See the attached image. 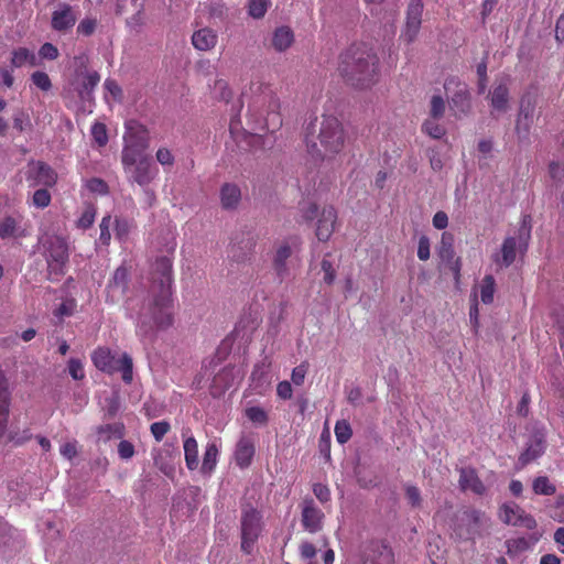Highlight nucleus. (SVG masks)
<instances>
[{
  "label": "nucleus",
  "instance_id": "nucleus-29",
  "mask_svg": "<svg viewBox=\"0 0 564 564\" xmlns=\"http://www.w3.org/2000/svg\"><path fill=\"white\" fill-rule=\"evenodd\" d=\"M280 100L275 96H270L268 102L267 117L264 118V127L268 131L274 132L282 126V117L280 113Z\"/></svg>",
  "mask_w": 564,
  "mask_h": 564
},
{
  "label": "nucleus",
  "instance_id": "nucleus-62",
  "mask_svg": "<svg viewBox=\"0 0 564 564\" xmlns=\"http://www.w3.org/2000/svg\"><path fill=\"white\" fill-rule=\"evenodd\" d=\"M135 449L134 445L127 441L121 440L118 444V455L121 459L128 460L134 456Z\"/></svg>",
  "mask_w": 564,
  "mask_h": 564
},
{
  "label": "nucleus",
  "instance_id": "nucleus-11",
  "mask_svg": "<svg viewBox=\"0 0 564 564\" xmlns=\"http://www.w3.org/2000/svg\"><path fill=\"white\" fill-rule=\"evenodd\" d=\"M485 521V512L477 509H467L457 519V523L453 527V533L460 541L474 540L476 535L480 534Z\"/></svg>",
  "mask_w": 564,
  "mask_h": 564
},
{
  "label": "nucleus",
  "instance_id": "nucleus-23",
  "mask_svg": "<svg viewBox=\"0 0 564 564\" xmlns=\"http://www.w3.org/2000/svg\"><path fill=\"white\" fill-rule=\"evenodd\" d=\"M422 13L415 8L412 11H406V19L404 28L400 34V40L410 44L415 41L422 24Z\"/></svg>",
  "mask_w": 564,
  "mask_h": 564
},
{
  "label": "nucleus",
  "instance_id": "nucleus-15",
  "mask_svg": "<svg viewBox=\"0 0 564 564\" xmlns=\"http://www.w3.org/2000/svg\"><path fill=\"white\" fill-rule=\"evenodd\" d=\"M337 224V210L334 206H325L316 224L315 235L322 242H326L330 239Z\"/></svg>",
  "mask_w": 564,
  "mask_h": 564
},
{
  "label": "nucleus",
  "instance_id": "nucleus-3",
  "mask_svg": "<svg viewBox=\"0 0 564 564\" xmlns=\"http://www.w3.org/2000/svg\"><path fill=\"white\" fill-rule=\"evenodd\" d=\"M151 299L143 312L138 316L137 334L143 338H152L159 330H166L174 324L173 292L169 288L150 292Z\"/></svg>",
  "mask_w": 564,
  "mask_h": 564
},
{
  "label": "nucleus",
  "instance_id": "nucleus-46",
  "mask_svg": "<svg viewBox=\"0 0 564 564\" xmlns=\"http://www.w3.org/2000/svg\"><path fill=\"white\" fill-rule=\"evenodd\" d=\"M91 137L99 147H105L108 142L106 124L101 122H95L91 127Z\"/></svg>",
  "mask_w": 564,
  "mask_h": 564
},
{
  "label": "nucleus",
  "instance_id": "nucleus-47",
  "mask_svg": "<svg viewBox=\"0 0 564 564\" xmlns=\"http://www.w3.org/2000/svg\"><path fill=\"white\" fill-rule=\"evenodd\" d=\"M32 83L42 91H48L52 88L50 76L42 70H36L31 75Z\"/></svg>",
  "mask_w": 564,
  "mask_h": 564
},
{
  "label": "nucleus",
  "instance_id": "nucleus-51",
  "mask_svg": "<svg viewBox=\"0 0 564 564\" xmlns=\"http://www.w3.org/2000/svg\"><path fill=\"white\" fill-rule=\"evenodd\" d=\"M170 430L171 425L167 421L154 422L150 426L151 434L156 442H161Z\"/></svg>",
  "mask_w": 564,
  "mask_h": 564
},
{
  "label": "nucleus",
  "instance_id": "nucleus-56",
  "mask_svg": "<svg viewBox=\"0 0 564 564\" xmlns=\"http://www.w3.org/2000/svg\"><path fill=\"white\" fill-rule=\"evenodd\" d=\"M110 225H111V216L106 215L105 217H102L100 225H99V228H100L99 240L105 246H108L110 242V239H111Z\"/></svg>",
  "mask_w": 564,
  "mask_h": 564
},
{
  "label": "nucleus",
  "instance_id": "nucleus-57",
  "mask_svg": "<svg viewBox=\"0 0 564 564\" xmlns=\"http://www.w3.org/2000/svg\"><path fill=\"white\" fill-rule=\"evenodd\" d=\"M308 370V364L306 361L300 364L292 370L291 379L295 386H302L304 383L306 373Z\"/></svg>",
  "mask_w": 564,
  "mask_h": 564
},
{
  "label": "nucleus",
  "instance_id": "nucleus-7",
  "mask_svg": "<svg viewBox=\"0 0 564 564\" xmlns=\"http://www.w3.org/2000/svg\"><path fill=\"white\" fill-rule=\"evenodd\" d=\"M43 248L50 279L57 280L65 274L69 259L67 241L59 236H50L44 240Z\"/></svg>",
  "mask_w": 564,
  "mask_h": 564
},
{
  "label": "nucleus",
  "instance_id": "nucleus-59",
  "mask_svg": "<svg viewBox=\"0 0 564 564\" xmlns=\"http://www.w3.org/2000/svg\"><path fill=\"white\" fill-rule=\"evenodd\" d=\"M322 271L324 272V282L328 285H332L336 279V270L333 263L324 258L321 262Z\"/></svg>",
  "mask_w": 564,
  "mask_h": 564
},
{
  "label": "nucleus",
  "instance_id": "nucleus-33",
  "mask_svg": "<svg viewBox=\"0 0 564 564\" xmlns=\"http://www.w3.org/2000/svg\"><path fill=\"white\" fill-rule=\"evenodd\" d=\"M293 42L294 34L289 26H280L273 32L271 44L275 51L284 52Z\"/></svg>",
  "mask_w": 564,
  "mask_h": 564
},
{
  "label": "nucleus",
  "instance_id": "nucleus-35",
  "mask_svg": "<svg viewBox=\"0 0 564 564\" xmlns=\"http://www.w3.org/2000/svg\"><path fill=\"white\" fill-rule=\"evenodd\" d=\"M218 447L215 443H208L205 453L203 456V463H202V473L203 474H210L216 465L218 459Z\"/></svg>",
  "mask_w": 564,
  "mask_h": 564
},
{
  "label": "nucleus",
  "instance_id": "nucleus-39",
  "mask_svg": "<svg viewBox=\"0 0 564 564\" xmlns=\"http://www.w3.org/2000/svg\"><path fill=\"white\" fill-rule=\"evenodd\" d=\"M532 489L535 495L552 496L556 492V487L546 476H539L532 482Z\"/></svg>",
  "mask_w": 564,
  "mask_h": 564
},
{
  "label": "nucleus",
  "instance_id": "nucleus-55",
  "mask_svg": "<svg viewBox=\"0 0 564 564\" xmlns=\"http://www.w3.org/2000/svg\"><path fill=\"white\" fill-rule=\"evenodd\" d=\"M155 159L162 166L171 167V166H173V164L175 162V158H174L172 151L165 147H161L158 149V151L155 153Z\"/></svg>",
  "mask_w": 564,
  "mask_h": 564
},
{
  "label": "nucleus",
  "instance_id": "nucleus-48",
  "mask_svg": "<svg viewBox=\"0 0 564 564\" xmlns=\"http://www.w3.org/2000/svg\"><path fill=\"white\" fill-rule=\"evenodd\" d=\"M77 307V303L75 299H66L63 301L58 307L54 310V315L58 318H63L65 316H72Z\"/></svg>",
  "mask_w": 564,
  "mask_h": 564
},
{
  "label": "nucleus",
  "instance_id": "nucleus-40",
  "mask_svg": "<svg viewBox=\"0 0 564 564\" xmlns=\"http://www.w3.org/2000/svg\"><path fill=\"white\" fill-rule=\"evenodd\" d=\"M507 554L509 556H516L530 549V542L527 538H516L506 541Z\"/></svg>",
  "mask_w": 564,
  "mask_h": 564
},
{
  "label": "nucleus",
  "instance_id": "nucleus-20",
  "mask_svg": "<svg viewBox=\"0 0 564 564\" xmlns=\"http://www.w3.org/2000/svg\"><path fill=\"white\" fill-rule=\"evenodd\" d=\"M76 23V15L73 8L67 3H61L58 9L53 11L51 25L58 32H66Z\"/></svg>",
  "mask_w": 564,
  "mask_h": 564
},
{
  "label": "nucleus",
  "instance_id": "nucleus-10",
  "mask_svg": "<svg viewBox=\"0 0 564 564\" xmlns=\"http://www.w3.org/2000/svg\"><path fill=\"white\" fill-rule=\"evenodd\" d=\"M529 436L525 449L518 458L520 468L542 456L546 448L545 427L540 423H533L528 427Z\"/></svg>",
  "mask_w": 564,
  "mask_h": 564
},
{
  "label": "nucleus",
  "instance_id": "nucleus-64",
  "mask_svg": "<svg viewBox=\"0 0 564 564\" xmlns=\"http://www.w3.org/2000/svg\"><path fill=\"white\" fill-rule=\"evenodd\" d=\"M313 494L315 497L322 502L325 503L330 500V490L329 488L321 482L313 485Z\"/></svg>",
  "mask_w": 564,
  "mask_h": 564
},
{
  "label": "nucleus",
  "instance_id": "nucleus-17",
  "mask_svg": "<svg viewBox=\"0 0 564 564\" xmlns=\"http://www.w3.org/2000/svg\"><path fill=\"white\" fill-rule=\"evenodd\" d=\"M28 180L34 181V185L53 187L57 183V173L47 163L37 161L29 170Z\"/></svg>",
  "mask_w": 564,
  "mask_h": 564
},
{
  "label": "nucleus",
  "instance_id": "nucleus-34",
  "mask_svg": "<svg viewBox=\"0 0 564 564\" xmlns=\"http://www.w3.org/2000/svg\"><path fill=\"white\" fill-rule=\"evenodd\" d=\"M186 467L195 470L198 467V444L194 436H188L183 444Z\"/></svg>",
  "mask_w": 564,
  "mask_h": 564
},
{
  "label": "nucleus",
  "instance_id": "nucleus-36",
  "mask_svg": "<svg viewBox=\"0 0 564 564\" xmlns=\"http://www.w3.org/2000/svg\"><path fill=\"white\" fill-rule=\"evenodd\" d=\"M438 256L442 260L448 262L454 259V236L451 232L444 231L442 234Z\"/></svg>",
  "mask_w": 564,
  "mask_h": 564
},
{
  "label": "nucleus",
  "instance_id": "nucleus-13",
  "mask_svg": "<svg viewBox=\"0 0 564 564\" xmlns=\"http://www.w3.org/2000/svg\"><path fill=\"white\" fill-rule=\"evenodd\" d=\"M499 518L506 524L522 527L528 530H533L536 528L535 519L513 502L505 503L500 508Z\"/></svg>",
  "mask_w": 564,
  "mask_h": 564
},
{
  "label": "nucleus",
  "instance_id": "nucleus-54",
  "mask_svg": "<svg viewBox=\"0 0 564 564\" xmlns=\"http://www.w3.org/2000/svg\"><path fill=\"white\" fill-rule=\"evenodd\" d=\"M431 257V242H430V238L425 235H422L420 238H419V242H417V258L421 260V261H426L429 260Z\"/></svg>",
  "mask_w": 564,
  "mask_h": 564
},
{
  "label": "nucleus",
  "instance_id": "nucleus-22",
  "mask_svg": "<svg viewBox=\"0 0 564 564\" xmlns=\"http://www.w3.org/2000/svg\"><path fill=\"white\" fill-rule=\"evenodd\" d=\"M129 284V272L123 265L117 268L113 272L112 278L109 280L107 285L108 296L111 301H115L116 296H122L126 294Z\"/></svg>",
  "mask_w": 564,
  "mask_h": 564
},
{
  "label": "nucleus",
  "instance_id": "nucleus-42",
  "mask_svg": "<svg viewBox=\"0 0 564 564\" xmlns=\"http://www.w3.org/2000/svg\"><path fill=\"white\" fill-rule=\"evenodd\" d=\"M334 432L336 440L339 444H346L351 438L352 435L351 426L346 420L337 421L335 424Z\"/></svg>",
  "mask_w": 564,
  "mask_h": 564
},
{
  "label": "nucleus",
  "instance_id": "nucleus-16",
  "mask_svg": "<svg viewBox=\"0 0 564 564\" xmlns=\"http://www.w3.org/2000/svg\"><path fill=\"white\" fill-rule=\"evenodd\" d=\"M324 513L313 499H305L302 508V525L310 533L318 532L323 527Z\"/></svg>",
  "mask_w": 564,
  "mask_h": 564
},
{
  "label": "nucleus",
  "instance_id": "nucleus-25",
  "mask_svg": "<svg viewBox=\"0 0 564 564\" xmlns=\"http://www.w3.org/2000/svg\"><path fill=\"white\" fill-rule=\"evenodd\" d=\"M459 486L460 489L466 491L470 490L476 495H484L486 492V487L481 479L478 477L477 473L473 468H462L459 471Z\"/></svg>",
  "mask_w": 564,
  "mask_h": 564
},
{
  "label": "nucleus",
  "instance_id": "nucleus-19",
  "mask_svg": "<svg viewBox=\"0 0 564 564\" xmlns=\"http://www.w3.org/2000/svg\"><path fill=\"white\" fill-rule=\"evenodd\" d=\"M256 454L254 440L250 435H242L236 444L234 458L235 463L241 469L248 468Z\"/></svg>",
  "mask_w": 564,
  "mask_h": 564
},
{
  "label": "nucleus",
  "instance_id": "nucleus-45",
  "mask_svg": "<svg viewBox=\"0 0 564 564\" xmlns=\"http://www.w3.org/2000/svg\"><path fill=\"white\" fill-rule=\"evenodd\" d=\"M96 213V207L94 205L86 206L77 220V227L84 230L90 228L95 221Z\"/></svg>",
  "mask_w": 564,
  "mask_h": 564
},
{
  "label": "nucleus",
  "instance_id": "nucleus-49",
  "mask_svg": "<svg viewBox=\"0 0 564 564\" xmlns=\"http://www.w3.org/2000/svg\"><path fill=\"white\" fill-rule=\"evenodd\" d=\"M52 196L46 188L36 189L32 196V205L36 208H45L51 204Z\"/></svg>",
  "mask_w": 564,
  "mask_h": 564
},
{
  "label": "nucleus",
  "instance_id": "nucleus-5",
  "mask_svg": "<svg viewBox=\"0 0 564 564\" xmlns=\"http://www.w3.org/2000/svg\"><path fill=\"white\" fill-rule=\"evenodd\" d=\"M93 364L97 369L108 375L121 373L124 383L133 380V361L130 355L123 352L119 358L107 347H98L91 355Z\"/></svg>",
  "mask_w": 564,
  "mask_h": 564
},
{
  "label": "nucleus",
  "instance_id": "nucleus-28",
  "mask_svg": "<svg viewBox=\"0 0 564 564\" xmlns=\"http://www.w3.org/2000/svg\"><path fill=\"white\" fill-rule=\"evenodd\" d=\"M241 200V191L234 183H225L220 188V203L224 209H236Z\"/></svg>",
  "mask_w": 564,
  "mask_h": 564
},
{
  "label": "nucleus",
  "instance_id": "nucleus-27",
  "mask_svg": "<svg viewBox=\"0 0 564 564\" xmlns=\"http://www.w3.org/2000/svg\"><path fill=\"white\" fill-rule=\"evenodd\" d=\"M517 256V240L513 237H508L503 240L500 253L494 254L492 259L499 267L511 265Z\"/></svg>",
  "mask_w": 564,
  "mask_h": 564
},
{
  "label": "nucleus",
  "instance_id": "nucleus-18",
  "mask_svg": "<svg viewBox=\"0 0 564 564\" xmlns=\"http://www.w3.org/2000/svg\"><path fill=\"white\" fill-rule=\"evenodd\" d=\"M534 108L535 105L533 101H531L530 98L527 99L523 97L521 99L520 110L516 123V132L519 139L528 138L531 126L533 123Z\"/></svg>",
  "mask_w": 564,
  "mask_h": 564
},
{
  "label": "nucleus",
  "instance_id": "nucleus-63",
  "mask_svg": "<svg viewBox=\"0 0 564 564\" xmlns=\"http://www.w3.org/2000/svg\"><path fill=\"white\" fill-rule=\"evenodd\" d=\"M96 26L97 21L95 19H83L77 26V33L84 36H89L95 32Z\"/></svg>",
  "mask_w": 564,
  "mask_h": 564
},
{
  "label": "nucleus",
  "instance_id": "nucleus-31",
  "mask_svg": "<svg viewBox=\"0 0 564 564\" xmlns=\"http://www.w3.org/2000/svg\"><path fill=\"white\" fill-rule=\"evenodd\" d=\"M10 64L12 68H20L24 65L34 67L39 65V58L33 51L21 46L11 52Z\"/></svg>",
  "mask_w": 564,
  "mask_h": 564
},
{
  "label": "nucleus",
  "instance_id": "nucleus-44",
  "mask_svg": "<svg viewBox=\"0 0 564 564\" xmlns=\"http://www.w3.org/2000/svg\"><path fill=\"white\" fill-rule=\"evenodd\" d=\"M131 230V221L124 217L115 218V235L120 241H124Z\"/></svg>",
  "mask_w": 564,
  "mask_h": 564
},
{
  "label": "nucleus",
  "instance_id": "nucleus-24",
  "mask_svg": "<svg viewBox=\"0 0 564 564\" xmlns=\"http://www.w3.org/2000/svg\"><path fill=\"white\" fill-rule=\"evenodd\" d=\"M490 106L498 112H506L509 105V88L506 80L495 84L488 94Z\"/></svg>",
  "mask_w": 564,
  "mask_h": 564
},
{
  "label": "nucleus",
  "instance_id": "nucleus-53",
  "mask_svg": "<svg viewBox=\"0 0 564 564\" xmlns=\"http://www.w3.org/2000/svg\"><path fill=\"white\" fill-rule=\"evenodd\" d=\"M86 187L91 193H97L100 195H106L109 192L108 184L102 178H99V177H93V178L88 180L86 183Z\"/></svg>",
  "mask_w": 564,
  "mask_h": 564
},
{
  "label": "nucleus",
  "instance_id": "nucleus-14",
  "mask_svg": "<svg viewBox=\"0 0 564 564\" xmlns=\"http://www.w3.org/2000/svg\"><path fill=\"white\" fill-rule=\"evenodd\" d=\"M173 263L169 257H160L155 260L153 269V281L150 292L162 291L165 286L172 290Z\"/></svg>",
  "mask_w": 564,
  "mask_h": 564
},
{
  "label": "nucleus",
  "instance_id": "nucleus-8",
  "mask_svg": "<svg viewBox=\"0 0 564 564\" xmlns=\"http://www.w3.org/2000/svg\"><path fill=\"white\" fill-rule=\"evenodd\" d=\"M444 89L451 94L448 104L453 115L457 119L468 116L471 111V96L467 84L456 76H449L444 82Z\"/></svg>",
  "mask_w": 564,
  "mask_h": 564
},
{
  "label": "nucleus",
  "instance_id": "nucleus-50",
  "mask_svg": "<svg viewBox=\"0 0 564 564\" xmlns=\"http://www.w3.org/2000/svg\"><path fill=\"white\" fill-rule=\"evenodd\" d=\"M246 416L253 423L258 424H267L268 422V414L267 412L260 408V406H250L246 409Z\"/></svg>",
  "mask_w": 564,
  "mask_h": 564
},
{
  "label": "nucleus",
  "instance_id": "nucleus-32",
  "mask_svg": "<svg viewBox=\"0 0 564 564\" xmlns=\"http://www.w3.org/2000/svg\"><path fill=\"white\" fill-rule=\"evenodd\" d=\"M98 441L107 443L111 438H122L126 435V426L121 422L102 424L96 430Z\"/></svg>",
  "mask_w": 564,
  "mask_h": 564
},
{
  "label": "nucleus",
  "instance_id": "nucleus-6",
  "mask_svg": "<svg viewBox=\"0 0 564 564\" xmlns=\"http://www.w3.org/2000/svg\"><path fill=\"white\" fill-rule=\"evenodd\" d=\"M264 528L261 511L251 505L242 506L240 514L241 551L251 554Z\"/></svg>",
  "mask_w": 564,
  "mask_h": 564
},
{
  "label": "nucleus",
  "instance_id": "nucleus-1",
  "mask_svg": "<svg viewBox=\"0 0 564 564\" xmlns=\"http://www.w3.org/2000/svg\"><path fill=\"white\" fill-rule=\"evenodd\" d=\"M338 70L354 88L369 89L379 80V56L366 43H354L340 54Z\"/></svg>",
  "mask_w": 564,
  "mask_h": 564
},
{
  "label": "nucleus",
  "instance_id": "nucleus-43",
  "mask_svg": "<svg viewBox=\"0 0 564 564\" xmlns=\"http://www.w3.org/2000/svg\"><path fill=\"white\" fill-rule=\"evenodd\" d=\"M270 0H250L248 4V13L253 19H261L268 11Z\"/></svg>",
  "mask_w": 564,
  "mask_h": 564
},
{
  "label": "nucleus",
  "instance_id": "nucleus-21",
  "mask_svg": "<svg viewBox=\"0 0 564 564\" xmlns=\"http://www.w3.org/2000/svg\"><path fill=\"white\" fill-rule=\"evenodd\" d=\"M23 216L7 215L0 220V239L9 238H23L28 235L26 230L22 228Z\"/></svg>",
  "mask_w": 564,
  "mask_h": 564
},
{
  "label": "nucleus",
  "instance_id": "nucleus-2",
  "mask_svg": "<svg viewBox=\"0 0 564 564\" xmlns=\"http://www.w3.org/2000/svg\"><path fill=\"white\" fill-rule=\"evenodd\" d=\"M346 140L347 133L343 122L332 115H323L321 120L315 119L305 129L307 152L318 161L330 160L340 154Z\"/></svg>",
  "mask_w": 564,
  "mask_h": 564
},
{
  "label": "nucleus",
  "instance_id": "nucleus-30",
  "mask_svg": "<svg viewBox=\"0 0 564 564\" xmlns=\"http://www.w3.org/2000/svg\"><path fill=\"white\" fill-rule=\"evenodd\" d=\"M10 405V393L8 382L2 372H0V438L4 434Z\"/></svg>",
  "mask_w": 564,
  "mask_h": 564
},
{
  "label": "nucleus",
  "instance_id": "nucleus-61",
  "mask_svg": "<svg viewBox=\"0 0 564 564\" xmlns=\"http://www.w3.org/2000/svg\"><path fill=\"white\" fill-rule=\"evenodd\" d=\"M68 372L74 380H82L85 377L83 364L79 359L72 358L68 361Z\"/></svg>",
  "mask_w": 564,
  "mask_h": 564
},
{
  "label": "nucleus",
  "instance_id": "nucleus-12",
  "mask_svg": "<svg viewBox=\"0 0 564 564\" xmlns=\"http://www.w3.org/2000/svg\"><path fill=\"white\" fill-rule=\"evenodd\" d=\"M301 239L295 236L275 245L272 257V269L280 281L289 275L288 260L292 257L294 250L300 249Z\"/></svg>",
  "mask_w": 564,
  "mask_h": 564
},
{
  "label": "nucleus",
  "instance_id": "nucleus-9",
  "mask_svg": "<svg viewBox=\"0 0 564 564\" xmlns=\"http://www.w3.org/2000/svg\"><path fill=\"white\" fill-rule=\"evenodd\" d=\"M150 147V131L137 120L126 122V132L123 135V147L121 155L133 153V155L147 154Z\"/></svg>",
  "mask_w": 564,
  "mask_h": 564
},
{
  "label": "nucleus",
  "instance_id": "nucleus-41",
  "mask_svg": "<svg viewBox=\"0 0 564 564\" xmlns=\"http://www.w3.org/2000/svg\"><path fill=\"white\" fill-rule=\"evenodd\" d=\"M446 109V104L441 95L432 96L430 100L429 117L433 119L443 118Z\"/></svg>",
  "mask_w": 564,
  "mask_h": 564
},
{
  "label": "nucleus",
  "instance_id": "nucleus-37",
  "mask_svg": "<svg viewBox=\"0 0 564 564\" xmlns=\"http://www.w3.org/2000/svg\"><path fill=\"white\" fill-rule=\"evenodd\" d=\"M438 120L430 117L425 119L421 127L422 132L435 140L442 139L446 134V129L437 122Z\"/></svg>",
  "mask_w": 564,
  "mask_h": 564
},
{
  "label": "nucleus",
  "instance_id": "nucleus-58",
  "mask_svg": "<svg viewBox=\"0 0 564 564\" xmlns=\"http://www.w3.org/2000/svg\"><path fill=\"white\" fill-rule=\"evenodd\" d=\"M39 56L43 59L55 61L59 56V52L54 44L46 42L40 47Z\"/></svg>",
  "mask_w": 564,
  "mask_h": 564
},
{
  "label": "nucleus",
  "instance_id": "nucleus-26",
  "mask_svg": "<svg viewBox=\"0 0 564 564\" xmlns=\"http://www.w3.org/2000/svg\"><path fill=\"white\" fill-rule=\"evenodd\" d=\"M217 34L209 28L195 31L192 35V44L198 51H210L217 44Z\"/></svg>",
  "mask_w": 564,
  "mask_h": 564
},
{
  "label": "nucleus",
  "instance_id": "nucleus-4",
  "mask_svg": "<svg viewBox=\"0 0 564 564\" xmlns=\"http://www.w3.org/2000/svg\"><path fill=\"white\" fill-rule=\"evenodd\" d=\"M121 164L128 183L144 187L150 185L159 175L158 166L148 154L133 155L126 153L121 155Z\"/></svg>",
  "mask_w": 564,
  "mask_h": 564
},
{
  "label": "nucleus",
  "instance_id": "nucleus-60",
  "mask_svg": "<svg viewBox=\"0 0 564 564\" xmlns=\"http://www.w3.org/2000/svg\"><path fill=\"white\" fill-rule=\"evenodd\" d=\"M377 564H394V553L388 544H382L380 546Z\"/></svg>",
  "mask_w": 564,
  "mask_h": 564
},
{
  "label": "nucleus",
  "instance_id": "nucleus-52",
  "mask_svg": "<svg viewBox=\"0 0 564 564\" xmlns=\"http://www.w3.org/2000/svg\"><path fill=\"white\" fill-rule=\"evenodd\" d=\"M405 497L411 507H413V508L421 507V505H422L421 491L416 486L406 485L405 486Z\"/></svg>",
  "mask_w": 564,
  "mask_h": 564
},
{
  "label": "nucleus",
  "instance_id": "nucleus-38",
  "mask_svg": "<svg viewBox=\"0 0 564 564\" xmlns=\"http://www.w3.org/2000/svg\"><path fill=\"white\" fill-rule=\"evenodd\" d=\"M496 292V281L491 274L484 276L480 284V299L484 304H491Z\"/></svg>",
  "mask_w": 564,
  "mask_h": 564
}]
</instances>
